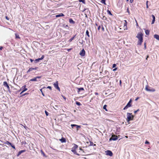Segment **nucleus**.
<instances>
[{"label":"nucleus","mask_w":159,"mask_h":159,"mask_svg":"<svg viewBox=\"0 0 159 159\" xmlns=\"http://www.w3.org/2000/svg\"><path fill=\"white\" fill-rule=\"evenodd\" d=\"M11 143L10 142H9V141H7L5 143V144H10V143Z\"/></svg>","instance_id":"44"},{"label":"nucleus","mask_w":159,"mask_h":159,"mask_svg":"<svg viewBox=\"0 0 159 159\" xmlns=\"http://www.w3.org/2000/svg\"><path fill=\"white\" fill-rule=\"evenodd\" d=\"M117 68H115L113 70V71H115V70H117Z\"/></svg>","instance_id":"57"},{"label":"nucleus","mask_w":159,"mask_h":159,"mask_svg":"<svg viewBox=\"0 0 159 159\" xmlns=\"http://www.w3.org/2000/svg\"><path fill=\"white\" fill-rule=\"evenodd\" d=\"M45 114H46V115L47 116H48V112L46 110L45 111Z\"/></svg>","instance_id":"38"},{"label":"nucleus","mask_w":159,"mask_h":159,"mask_svg":"<svg viewBox=\"0 0 159 159\" xmlns=\"http://www.w3.org/2000/svg\"><path fill=\"white\" fill-rule=\"evenodd\" d=\"M30 61H31V62H33V60H32L31 59H30Z\"/></svg>","instance_id":"58"},{"label":"nucleus","mask_w":159,"mask_h":159,"mask_svg":"<svg viewBox=\"0 0 159 159\" xmlns=\"http://www.w3.org/2000/svg\"><path fill=\"white\" fill-rule=\"evenodd\" d=\"M95 95H98V93H97V92H96L95 93Z\"/></svg>","instance_id":"60"},{"label":"nucleus","mask_w":159,"mask_h":159,"mask_svg":"<svg viewBox=\"0 0 159 159\" xmlns=\"http://www.w3.org/2000/svg\"><path fill=\"white\" fill-rule=\"evenodd\" d=\"M79 1L80 2H82L83 3L85 4V0H79Z\"/></svg>","instance_id":"27"},{"label":"nucleus","mask_w":159,"mask_h":159,"mask_svg":"<svg viewBox=\"0 0 159 159\" xmlns=\"http://www.w3.org/2000/svg\"><path fill=\"white\" fill-rule=\"evenodd\" d=\"M41 152L42 154H43L44 156H45V154L42 150H41Z\"/></svg>","instance_id":"32"},{"label":"nucleus","mask_w":159,"mask_h":159,"mask_svg":"<svg viewBox=\"0 0 159 159\" xmlns=\"http://www.w3.org/2000/svg\"><path fill=\"white\" fill-rule=\"evenodd\" d=\"M101 27H102V30L103 31H104V27H103V25H102Z\"/></svg>","instance_id":"48"},{"label":"nucleus","mask_w":159,"mask_h":159,"mask_svg":"<svg viewBox=\"0 0 159 159\" xmlns=\"http://www.w3.org/2000/svg\"><path fill=\"white\" fill-rule=\"evenodd\" d=\"M145 89L147 91L151 92H154L155 91V89H154L151 88L149 87L148 85H147L146 86Z\"/></svg>","instance_id":"4"},{"label":"nucleus","mask_w":159,"mask_h":159,"mask_svg":"<svg viewBox=\"0 0 159 159\" xmlns=\"http://www.w3.org/2000/svg\"><path fill=\"white\" fill-rule=\"evenodd\" d=\"M75 103H76V104L77 105L80 106L81 105V103L79 102L76 101V102Z\"/></svg>","instance_id":"30"},{"label":"nucleus","mask_w":159,"mask_h":159,"mask_svg":"<svg viewBox=\"0 0 159 159\" xmlns=\"http://www.w3.org/2000/svg\"><path fill=\"white\" fill-rule=\"evenodd\" d=\"M9 145H11H11H12V144L11 143H10V144H9Z\"/></svg>","instance_id":"64"},{"label":"nucleus","mask_w":159,"mask_h":159,"mask_svg":"<svg viewBox=\"0 0 159 159\" xmlns=\"http://www.w3.org/2000/svg\"><path fill=\"white\" fill-rule=\"evenodd\" d=\"M60 141H61V142L62 143H66V139L63 138L62 137L61 139H59Z\"/></svg>","instance_id":"16"},{"label":"nucleus","mask_w":159,"mask_h":159,"mask_svg":"<svg viewBox=\"0 0 159 159\" xmlns=\"http://www.w3.org/2000/svg\"><path fill=\"white\" fill-rule=\"evenodd\" d=\"M80 149L81 150V151H83V149H82V148H80Z\"/></svg>","instance_id":"63"},{"label":"nucleus","mask_w":159,"mask_h":159,"mask_svg":"<svg viewBox=\"0 0 159 159\" xmlns=\"http://www.w3.org/2000/svg\"><path fill=\"white\" fill-rule=\"evenodd\" d=\"M131 102H132V100L131 99H130L129 101V102H128V103H131Z\"/></svg>","instance_id":"56"},{"label":"nucleus","mask_w":159,"mask_h":159,"mask_svg":"<svg viewBox=\"0 0 159 159\" xmlns=\"http://www.w3.org/2000/svg\"><path fill=\"white\" fill-rule=\"evenodd\" d=\"M53 85L56 89L59 91H60V88L59 87L57 81L55 83H54L53 84Z\"/></svg>","instance_id":"7"},{"label":"nucleus","mask_w":159,"mask_h":159,"mask_svg":"<svg viewBox=\"0 0 159 159\" xmlns=\"http://www.w3.org/2000/svg\"><path fill=\"white\" fill-rule=\"evenodd\" d=\"M107 12L108 14L110 15H112V14L111 12L109 10H107Z\"/></svg>","instance_id":"31"},{"label":"nucleus","mask_w":159,"mask_h":159,"mask_svg":"<svg viewBox=\"0 0 159 159\" xmlns=\"http://www.w3.org/2000/svg\"><path fill=\"white\" fill-rule=\"evenodd\" d=\"M143 34L141 32H139L137 34L136 37L138 38L139 39L137 43L138 45H141L142 43L143 42Z\"/></svg>","instance_id":"1"},{"label":"nucleus","mask_w":159,"mask_h":159,"mask_svg":"<svg viewBox=\"0 0 159 159\" xmlns=\"http://www.w3.org/2000/svg\"><path fill=\"white\" fill-rule=\"evenodd\" d=\"M139 97H137L135 99V101H137L138 100V99H139Z\"/></svg>","instance_id":"59"},{"label":"nucleus","mask_w":159,"mask_h":159,"mask_svg":"<svg viewBox=\"0 0 159 159\" xmlns=\"http://www.w3.org/2000/svg\"><path fill=\"white\" fill-rule=\"evenodd\" d=\"M21 154V153L19 151L18 152V153L17 154V156L18 157V156H19Z\"/></svg>","instance_id":"42"},{"label":"nucleus","mask_w":159,"mask_h":159,"mask_svg":"<svg viewBox=\"0 0 159 159\" xmlns=\"http://www.w3.org/2000/svg\"><path fill=\"white\" fill-rule=\"evenodd\" d=\"M154 38H156L157 39L159 40V35L157 34H155L154 36Z\"/></svg>","instance_id":"20"},{"label":"nucleus","mask_w":159,"mask_h":159,"mask_svg":"<svg viewBox=\"0 0 159 159\" xmlns=\"http://www.w3.org/2000/svg\"><path fill=\"white\" fill-rule=\"evenodd\" d=\"M64 16V14H63L62 13H60L59 15H56V17H59L60 16Z\"/></svg>","instance_id":"18"},{"label":"nucleus","mask_w":159,"mask_h":159,"mask_svg":"<svg viewBox=\"0 0 159 159\" xmlns=\"http://www.w3.org/2000/svg\"><path fill=\"white\" fill-rule=\"evenodd\" d=\"M71 126L72 127V128H73V127L76 126V125L75 124H71Z\"/></svg>","instance_id":"39"},{"label":"nucleus","mask_w":159,"mask_h":159,"mask_svg":"<svg viewBox=\"0 0 159 159\" xmlns=\"http://www.w3.org/2000/svg\"><path fill=\"white\" fill-rule=\"evenodd\" d=\"M47 88H48L50 90H52V87H51V86H48L47 87Z\"/></svg>","instance_id":"49"},{"label":"nucleus","mask_w":159,"mask_h":159,"mask_svg":"<svg viewBox=\"0 0 159 159\" xmlns=\"http://www.w3.org/2000/svg\"><path fill=\"white\" fill-rule=\"evenodd\" d=\"M3 85L7 87V88L9 89V87L6 81H4L3 82Z\"/></svg>","instance_id":"15"},{"label":"nucleus","mask_w":159,"mask_h":159,"mask_svg":"<svg viewBox=\"0 0 159 159\" xmlns=\"http://www.w3.org/2000/svg\"><path fill=\"white\" fill-rule=\"evenodd\" d=\"M69 22L71 24H74L75 23V22L73 20L72 18H70L69 19Z\"/></svg>","instance_id":"17"},{"label":"nucleus","mask_w":159,"mask_h":159,"mask_svg":"<svg viewBox=\"0 0 159 159\" xmlns=\"http://www.w3.org/2000/svg\"><path fill=\"white\" fill-rule=\"evenodd\" d=\"M152 17L153 19H152V24H153L154 23V21H155V17L154 16V15H152Z\"/></svg>","instance_id":"21"},{"label":"nucleus","mask_w":159,"mask_h":159,"mask_svg":"<svg viewBox=\"0 0 159 159\" xmlns=\"http://www.w3.org/2000/svg\"><path fill=\"white\" fill-rule=\"evenodd\" d=\"M101 27V26L100 25H99L98 26V30H100V28Z\"/></svg>","instance_id":"45"},{"label":"nucleus","mask_w":159,"mask_h":159,"mask_svg":"<svg viewBox=\"0 0 159 159\" xmlns=\"http://www.w3.org/2000/svg\"><path fill=\"white\" fill-rule=\"evenodd\" d=\"M76 128L77 129V130H78V129L79 128H80V125H76Z\"/></svg>","instance_id":"33"},{"label":"nucleus","mask_w":159,"mask_h":159,"mask_svg":"<svg viewBox=\"0 0 159 159\" xmlns=\"http://www.w3.org/2000/svg\"><path fill=\"white\" fill-rule=\"evenodd\" d=\"M107 107V105H105L103 107V108L106 111H108V110L107 109L106 107Z\"/></svg>","instance_id":"25"},{"label":"nucleus","mask_w":159,"mask_h":159,"mask_svg":"<svg viewBox=\"0 0 159 159\" xmlns=\"http://www.w3.org/2000/svg\"><path fill=\"white\" fill-rule=\"evenodd\" d=\"M85 52L84 49H83L80 52V55L82 57H84L85 56Z\"/></svg>","instance_id":"9"},{"label":"nucleus","mask_w":159,"mask_h":159,"mask_svg":"<svg viewBox=\"0 0 159 159\" xmlns=\"http://www.w3.org/2000/svg\"><path fill=\"white\" fill-rule=\"evenodd\" d=\"M25 150H21L20 151V152L21 153L23 152H25Z\"/></svg>","instance_id":"35"},{"label":"nucleus","mask_w":159,"mask_h":159,"mask_svg":"<svg viewBox=\"0 0 159 159\" xmlns=\"http://www.w3.org/2000/svg\"><path fill=\"white\" fill-rule=\"evenodd\" d=\"M145 143L146 144H149L150 143L147 140H146Z\"/></svg>","instance_id":"37"},{"label":"nucleus","mask_w":159,"mask_h":159,"mask_svg":"<svg viewBox=\"0 0 159 159\" xmlns=\"http://www.w3.org/2000/svg\"><path fill=\"white\" fill-rule=\"evenodd\" d=\"M72 49V48H69V49H67V50L68 51V52H69Z\"/></svg>","instance_id":"53"},{"label":"nucleus","mask_w":159,"mask_h":159,"mask_svg":"<svg viewBox=\"0 0 159 159\" xmlns=\"http://www.w3.org/2000/svg\"><path fill=\"white\" fill-rule=\"evenodd\" d=\"M14 149H15V146L12 144V145H11V146Z\"/></svg>","instance_id":"47"},{"label":"nucleus","mask_w":159,"mask_h":159,"mask_svg":"<svg viewBox=\"0 0 159 159\" xmlns=\"http://www.w3.org/2000/svg\"><path fill=\"white\" fill-rule=\"evenodd\" d=\"M74 146L71 148V151L74 153V154H76L77 155H80V154H78L77 153V152L76 151V149H77L78 148V146L75 144H74Z\"/></svg>","instance_id":"3"},{"label":"nucleus","mask_w":159,"mask_h":159,"mask_svg":"<svg viewBox=\"0 0 159 159\" xmlns=\"http://www.w3.org/2000/svg\"><path fill=\"white\" fill-rule=\"evenodd\" d=\"M44 55H43L42 56L41 58H39L38 59H35V61H36V62H38L40 60H41L43 59L44 58Z\"/></svg>","instance_id":"14"},{"label":"nucleus","mask_w":159,"mask_h":159,"mask_svg":"<svg viewBox=\"0 0 159 159\" xmlns=\"http://www.w3.org/2000/svg\"><path fill=\"white\" fill-rule=\"evenodd\" d=\"M116 64H113V66H112V67H113V68H114V67H116Z\"/></svg>","instance_id":"50"},{"label":"nucleus","mask_w":159,"mask_h":159,"mask_svg":"<svg viewBox=\"0 0 159 159\" xmlns=\"http://www.w3.org/2000/svg\"><path fill=\"white\" fill-rule=\"evenodd\" d=\"M144 49H146V43L145 42L144 43Z\"/></svg>","instance_id":"46"},{"label":"nucleus","mask_w":159,"mask_h":159,"mask_svg":"<svg viewBox=\"0 0 159 159\" xmlns=\"http://www.w3.org/2000/svg\"><path fill=\"white\" fill-rule=\"evenodd\" d=\"M131 106V103H128L127 104V105L124 107L123 109L125 110L127 109L129 107H130Z\"/></svg>","instance_id":"12"},{"label":"nucleus","mask_w":159,"mask_h":159,"mask_svg":"<svg viewBox=\"0 0 159 159\" xmlns=\"http://www.w3.org/2000/svg\"><path fill=\"white\" fill-rule=\"evenodd\" d=\"M146 34L148 35L149 34L150 31L148 30H146L145 31Z\"/></svg>","instance_id":"24"},{"label":"nucleus","mask_w":159,"mask_h":159,"mask_svg":"<svg viewBox=\"0 0 159 159\" xmlns=\"http://www.w3.org/2000/svg\"><path fill=\"white\" fill-rule=\"evenodd\" d=\"M105 2H106V0H101V2L102 3H103L104 4H106Z\"/></svg>","instance_id":"29"},{"label":"nucleus","mask_w":159,"mask_h":159,"mask_svg":"<svg viewBox=\"0 0 159 159\" xmlns=\"http://www.w3.org/2000/svg\"><path fill=\"white\" fill-rule=\"evenodd\" d=\"M63 98H64V99H65V100H66V98L65 97H64V96H63Z\"/></svg>","instance_id":"62"},{"label":"nucleus","mask_w":159,"mask_h":159,"mask_svg":"<svg viewBox=\"0 0 159 159\" xmlns=\"http://www.w3.org/2000/svg\"><path fill=\"white\" fill-rule=\"evenodd\" d=\"M5 18H6V19L7 20H9V18L8 17V16H5Z\"/></svg>","instance_id":"51"},{"label":"nucleus","mask_w":159,"mask_h":159,"mask_svg":"<svg viewBox=\"0 0 159 159\" xmlns=\"http://www.w3.org/2000/svg\"><path fill=\"white\" fill-rule=\"evenodd\" d=\"M76 35H74L69 40V42H71L75 37Z\"/></svg>","instance_id":"19"},{"label":"nucleus","mask_w":159,"mask_h":159,"mask_svg":"<svg viewBox=\"0 0 159 159\" xmlns=\"http://www.w3.org/2000/svg\"><path fill=\"white\" fill-rule=\"evenodd\" d=\"M21 154V153L19 151L18 152V153L17 154V156L18 157V156H19Z\"/></svg>","instance_id":"41"},{"label":"nucleus","mask_w":159,"mask_h":159,"mask_svg":"<svg viewBox=\"0 0 159 159\" xmlns=\"http://www.w3.org/2000/svg\"><path fill=\"white\" fill-rule=\"evenodd\" d=\"M26 85H24L21 87V89L19 91L22 89H23V90L22 91V93H24L25 91H27V89L26 88Z\"/></svg>","instance_id":"10"},{"label":"nucleus","mask_w":159,"mask_h":159,"mask_svg":"<svg viewBox=\"0 0 159 159\" xmlns=\"http://www.w3.org/2000/svg\"><path fill=\"white\" fill-rule=\"evenodd\" d=\"M127 118L126 119V120L128 122L133 120L134 116L132 115L131 113L128 112L127 113Z\"/></svg>","instance_id":"2"},{"label":"nucleus","mask_w":159,"mask_h":159,"mask_svg":"<svg viewBox=\"0 0 159 159\" xmlns=\"http://www.w3.org/2000/svg\"><path fill=\"white\" fill-rule=\"evenodd\" d=\"M21 154V153L19 151L18 152V153L17 154V156L18 157V156H19Z\"/></svg>","instance_id":"43"},{"label":"nucleus","mask_w":159,"mask_h":159,"mask_svg":"<svg viewBox=\"0 0 159 159\" xmlns=\"http://www.w3.org/2000/svg\"><path fill=\"white\" fill-rule=\"evenodd\" d=\"M127 12L129 14V15L130 12L128 7L127 9Z\"/></svg>","instance_id":"34"},{"label":"nucleus","mask_w":159,"mask_h":159,"mask_svg":"<svg viewBox=\"0 0 159 159\" xmlns=\"http://www.w3.org/2000/svg\"><path fill=\"white\" fill-rule=\"evenodd\" d=\"M40 91L42 93V95H43V96H44V93H43V89H40Z\"/></svg>","instance_id":"36"},{"label":"nucleus","mask_w":159,"mask_h":159,"mask_svg":"<svg viewBox=\"0 0 159 159\" xmlns=\"http://www.w3.org/2000/svg\"><path fill=\"white\" fill-rule=\"evenodd\" d=\"M86 35H87L88 38H89L90 37V35L89 34V32L88 30H87L86 32Z\"/></svg>","instance_id":"22"},{"label":"nucleus","mask_w":159,"mask_h":159,"mask_svg":"<svg viewBox=\"0 0 159 159\" xmlns=\"http://www.w3.org/2000/svg\"><path fill=\"white\" fill-rule=\"evenodd\" d=\"M38 69V67H35L34 68L30 67L29 68V70L27 71V73H30L33 70H36Z\"/></svg>","instance_id":"6"},{"label":"nucleus","mask_w":159,"mask_h":159,"mask_svg":"<svg viewBox=\"0 0 159 159\" xmlns=\"http://www.w3.org/2000/svg\"><path fill=\"white\" fill-rule=\"evenodd\" d=\"M41 77H42V76H36L33 79H31L30 80V81H37V79H40L41 78Z\"/></svg>","instance_id":"8"},{"label":"nucleus","mask_w":159,"mask_h":159,"mask_svg":"<svg viewBox=\"0 0 159 159\" xmlns=\"http://www.w3.org/2000/svg\"><path fill=\"white\" fill-rule=\"evenodd\" d=\"M124 21L125 22L124 23V29L125 30H127V22L126 20H124Z\"/></svg>","instance_id":"13"},{"label":"nucleus","mask_w":159,"mask_h":159,"mask_svg":"<svg viewBox=\"0 0 159 159\" xmlns=\"http://www.w3.org/2000/svg\"><path fill=\"white\" fill-rule=\"evenodd\" d=\"M106 152L107 155H109L111 157L113 155V153L110 150H107Z\"/></svg>","instance_id":"11"},{"label":"nucleus","mask_w":159,"mask_h":159,"mask_svg":"<svg viewBox=\"0 0 159 159\" xmlns=\"http://www.w3.org/2000/svg\"><path fill=\"white\" fill-rule=\"evenodd\" d=\"M28 94V93H25L24 94H23L21 96H24L26 94Z\"/></svg>","instance_id":"52"},{"label":"nucleus","mask_w":159,"mask_h":159,"mask_svg":"<svg viewBox=\"0 0 159 159\" xmlns=\"http://www.w3.org/2000/svg\"><path fill=\"white\" fill-rule=\"evenodd\" d=\"M149 57V56L148 55H147V57H146V59L147 60V59H148V58Z\"/></svg>","instance_id":"61"},{"label":"nucleus","mask_w":159,"mask_h":159,"mask_svg":"<svg viewBox=\"0 0 159 159\" xmlns=\"http://www.w3.org/2000/svg\"><path fill=\"white\" fill-rule=\"evenodd\" d=\"M134 0H130V3H132L133 2Z\"/></svg>","instance_id":"54"},{"label":"nucleus","mask_w":159,"mask_h":159,"mask_svg":"<svg viewBox=\"0 0 159 159\" xmlns=\"http://www.w3.org/2000/svg\"><path fill=\"white\" fill-rule=\"evenodd\" d=\"M78 92H79L81 90H84V89L83 88H78Z\"/></svg>","instance_id":"26"},{"label":"nucleus","mask_w":159,"mask_h":159,"mask_svg":"<svg viewBox=\"0 0 159 159\" xmlns=\"http://www.w3.org/2000/svg\"><path fill=\"white\" fill-rule=\"evenodd\" d=\"M102 16L101 17V18L103 20H107V18L105 16H103V15H102Z\"/></svg>","instance_id":"23"},{"label":"nucleus","mask_w":159,"mask_h":159,"mask_svg":"<svg viewBox=\"0 0 159 159\" xmlns=\"http://www.w3.org/2000/svg\"><path fill=\"white\" fill-rule=\"evenodd\" d=\"M2 48H3V47H2L1 46V47H0V50H2Z\"/></svg>","instance_id":"55"},{"label":"nucleus","mask_w":159,"mask_h":159,"mask_svg":"<svg viewBox=\"0 0 159 159\" xmlns=\"http://www.w3.org/2000/svg\"><path fill=\"white\" fill-rule=\"evenodd\" d=\"M118 139V137L117 136L115 135V134H113L111 137L110 139V140L111 141V140H116Z\"/></svg>","instance_id":"5"},{"label":"nucleus","mask_w":159,"mask_h":159,"mask_svg":"<svg viewBox=\"0 0 159 159\" xmlns=\"http://www.w3.org/2000/svg\"><path fill=\"white\" fill-rule=\"evenodd\" d=\"M139 111V109H138L137 110L135 111H134V113L135 114H136L138 111Z\"/></svg>","instance_id":"40"},{"label":"nucleus","mask_w":159,"mask_h":159,"mask_svg":"<svg viewBox=\"0 0 159 159\" xmlns=\"http://www.w3.org/2000/svg\"><path fill=\"white\" fill-rule=\"evenodd\" d=\"M16 38V39H20V38L18 34H15Z\"/></svg>","instance_id":"28"}]
</instances>
